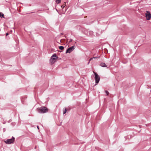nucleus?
I'll list each match as a JSON object with an SVG mask.
<instances>
[{
  "label": "nucleus",
  "instance_id": "a211bd4d",
  "mask_svg": "<svg viewBox=\"0 0 151 151\" xmlns=\"http://www.w3.org/2000/svg\"><path fill=\"white\" fill-rule=\"evenodd\" d=\"M37 128H38V129H39L38 126H37Z\"/></svg>",
  "mask_w": 151,
  "mask_h": 151
},
{
  "label": "nucleus",
  "instance_id": "ddd939ff",
  "mask_svg": "<svg viewBox=\"0 0 151 151\" xmlns=\"http://www.w3.org/2000/svg\"><path fill=\"white\" fill-rule=\"evenodd\" d=\"M93 59V58H90L89 60V62H88V64H89L90 62Z\"/></svg>",
  "mask_w": 151,
  "mask_h": 151
},
{
  "label": "nucleus",
  "instance_id": "423d86ee",
  "mask_svg": "<svg viewBox=\"0 0 151 151\" xmlns=\"http://www.w3.org/2000/svg\"><path fill=\"white\" fill-rule=\"evenodd\" d=\"M75 46H73L69 48H68V49L66 50L65 53H70L71 52H72L75 49Z\"/></svg>",
  "mask_w": 151,
  "mask_h": 151
},
{
  "label": "nucleus",
  "instance_id": "9b49d317",
  "mask_svg": "<svg viewBox=\"0 0 151 151\" xmlns=\"http://www.w3.org/2000/svg\"><path fill=\"white\" fill-rule=\"evenodd\" d=\"M4 14H1V13H0V17H1V18H2V17H3V18H4Z\"/></svg>",
  "mask_w": 151,
  "mask_h": 151
},
{
  "label": "nucleus",
  "instance_id": "2eb2a0df",
  "mask_svg": "<svg viewBox=\"0 0 151 151\" xmlns=\"http://www.w3.org/2000/svg\"><path fill=\"white\" fill-rule=\"evenodd\" d=\"M73 40L72 39H70V40H69V42H71Z\"/></svg>",
  "mask_w": 151,
  "mask_h": 151
},
{
  "label": "nucleus",
  "instance_id": "9d476101",
  "mask_svg": "<svg viewBox=\"0 0 151 151\" xmlns=\"http://www.w3.org/2000/svg\"><path fill=\"white\" fill-rule=\"evenodd\" d=\"M66 108L63 109V114H65L66 112Z\"/></svg>",
  "mask_w": 151,
  "mask_h": 151
},
{
  "label": "nucleus",
  "instance_id": "f3484780",
  "mask_svg": "<svg viewBox=\"0 0 151 151\" xmlns=\"http://www.w3.org/2000/svg\"><path fill=\"white\" fill-rule=\"evenodd\" d=\"M8 34H8V33H6V36H7V35H8Z\"/></svg>",
  "mask_w": 151,
  "mask_h": 151
},
{
  "label": "nucleus",
  "instance_id": "6e6552de",
  "mask_svg": "<svg viewBox=\"0 0 151 151\" xmlns=\"http://www.w3.org/2000/svg\"><path fill=\"white\" fill-rule=\"evenodd\" d=\"M64 47L63 46H59V48L61 50H63L64 49Z\"/></svg>",
  "mask_w": 151,
  "mask_h": 151
},
{
  "label": "nucleus",
  "instance_id": "1a4fd4ad",
  "mask_svg": "<svg viewBox=\"0 0 151 151\" xmlns=\"http://www.w3.org/2000/svg\"><path fill=\"white\" fill-rule=\"evenodd\" d=\"M56 3L58 4L60 3L61 2V0H55Z\"/></svg>",
  "mask_w": 151,
  "mask_h": 151
},
{
  "label": "nucleus",
  "instance_id": "7ed1b4c3",
  "mask_svg": "<svg viewBox=\"0 0 151 151\" xmlns=\"http://www.w3.org/2000/svg\"><path fill=\"white\" fill-rule=\"evenodd\" d=\"M15 138L14 137H12V138L10 139H8L6 140H5L4 142L7 144H10L13 143L14 141Z\"/></svg>",
  "mask_w": 151,
  "mask_h": 151
},
{
  "label": "nucleus",
  "instance_id": "0eeeda50",
  "mask_svg": "<svg viewBox=\"0 0 151 151\" xmlns=\"http://www.w3.org/2000/svg\"><path fill=\"white\" fill-rule=\"evenodd\" d=\"M100 65L102 67H107V65H106V64L105 63H101L100 64Z\"/></svg>",
  "mask_w": 151,
  "mask_h": 151
},
{
  "label": "nucleus",
  "instance_id": "dca6fc26",
  "mask_svg": "<svg viewBox=\"0 0 151 151\" xmlns=\"http://www.w3.org/2000/svg\"><path fill=\"white\" fill-rule=\"evenodd\" d=\"M64 6H64V5H62L61 6V7H62V8L63 9V8H64Z\"/></svg>",
  "mask_w": 151,
  "mask_h": 151
},
{
  "label": "nucleus",
  "instance_id": "f8f14e48",
  "mask_svg": "<svg viewBox=\"0 0 151 151\" xmlns=\"http://www.w3.org/2000/svg\"><path fill=\"white\" fill-rule=\"evenodd\" d=\"M105 92L106 94L107 95L109 94V92L107 91H105Z\"/></svg>",
  "mask_w": 151,
  "mask_h": 151
},
{
  "label": "nucleus",
  "instance_id": "f257e3e1",
  "mask_svg": "<svg viewBox=\"0 0 151 151\" xmlns=\"http://www.w3.org/2000/svg\"><path fill=\"white\" fill-rule=\"evenodd\" d=\"M48 109L46 107L42 106L37 109V110L40 113L43 114L46 113L48 111Z\"/></svg>",
  "mask_w": 151,
  "mask_h": 151
},
{
  "label": "nucleus",
  "instance_id": "4468645a",
  "mask_svg": "<svg viewBox=\"0 0 151 151\" xmlns=\"http://www.w3.org/2000/svg\"><path fill=\"white\" fill-rule=\"evenodd\" d=\"M98 58V57H94L92 58H93V59H96Z\"/></svg>",
  "mask_w": 151,
  "mask_h": 151
},
{
  "label": "nucleus",
  "instance_id": "f03ea898",
  "mask_svg": "<svg viewBox=\"0 0 151 151\" xmlns=\"http://www.w3.org/2000/svg\"><path fill=\"white\" fill-rule=\"evenodd\" d=\"M58 57L57 56L56 54H53L51 57V59L50 60V63L51 64H53L57 59Z\"/></svg>",
  "mask_w": 151,
  "mask_h": 151
},
{
  "label": "nucleus",
  "instance_id": "20e7f679",
  "mask_svg": "<svg viewBox=\"0 0 151 151\" xmlns=\"http://www.w3.org/2000/svg\"><path fill=\"white\" fill-rule=\"evenodd\" d=\"M95 78V82L96 84L98 83L100 80V77L98 74L95 72H93Z\"/></svg>",
  "mask_w": 151,
  "mask_h": 151
},
{
  "label": "nucleus",
  "instance_id": "39448f33",
  "mask_svg": "<svg viewBox=\"0 0 151 151\" xmlns=\"http://www.w3.org/2000/svg\"><path fill=\"white\" fill-rule=\"evenodd\" d=\"M146 13H145V17L147 20H149L150 19L151 17V14L149 11H146Z\"/></svg>",
  "mask_w": 151,
  "mask_h": 151
}]
</instances>
